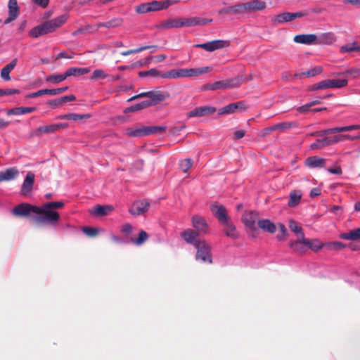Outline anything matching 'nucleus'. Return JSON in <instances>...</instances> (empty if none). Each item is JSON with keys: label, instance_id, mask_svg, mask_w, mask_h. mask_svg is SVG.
Instances as JSON below:
<instances>
[{"label": "nucleus", "instance_id": "42", "mask_svg": "<svg viewBox=\"0 0 360 360\" xmlns=\"http://www.w3.org/2000/svg\"><path fill=\"white\" fill-rule=\"evenodd\" d=\"M150 106V103L148 102V101H143L139 103L135 104L128 108H127L124 112H136L139 111L140 110L147 108Z\"/></svg>", "mask_w": 360, "mask_h": 360}, {"label": "nucleus", "instance_id": "58", "mask_svg": "<svg viewBox=\"0 0 360 360\" xmlns=\"http://www.w3.org/2000/svg\"><path fill=\"white\" fill-rule=\"evenodd\" d=\"M278 227H279L281 233H278L277 235V238L279 240H283L286 238L287 235H288L287 229L285 228V225L283 224H279Z\"/></svg>", "mask_w": 360, "mask_h": 360}, {"label": "nucleus", "instance_id": "55", "mask_svg": "<svg viewBox=\"0 0 360 360\" xmlns=\"http://www.w3.org/2000/svg\"><path fill=\"white\" fill-rule=\"evenodd\" d=\"M296 125L297 124L295 122H282V123H278V124H275L274 129H276V130L283 131V130L290 129L292 127H295Z\"/></svg>", "mask_w": 360, "mask_h": 360}, {"label": "nucleus", "instance_id": "50", "mask_svg": "<svg viewBox=\"0 0 360 360\" xmlns=\"http://www.w3.org/2000/svg\"><path fill=\"white\" fill-rule=\"evenodd\" d=\"M108 77V74L105 72L104 70L101 69L95 70L91 76L90 77L91 80H97L99 79H105Z\"/></svg>", "mask_w": 360, "mask_h": 360}, {"label": "nucleus", "instance_id": "22", "mask_svg": "<svg viewBox=\"0 0 360 360\" xmlns=\"http://www.w3.org/2000/svg\"><path fill=\"white\" fill-rule=\"evenodd\" d=\"M306 240L307 238L304 237V234H302V237L297 238L295 241H291L289 245L294 252L299 254H304L307 250V245L304 243Z\"/></svg>", "mask_w": 360, "mask_h": 360}, {"label": "nucleus", "instance_id": "9", "mask_svg": "<svg viewBox=\"0 0 360 360\" xmlns=\"http://www.w3.org/2000/svg\"><path fill=\"white\" fill-rule=\"evenodd\" d=\"M230 42L228 40L217 39L213 40L204 44H195V47L203 49L204 50L212 52L214 51L221 49L229 46Z\"/></svg>", "mask_w": 360, "mask_h": 360}, {"label": "nucleus", "instance_id": "3", "mask_svg": "<svg viewBox=\"0 0 360 360\" xmlns=\"http://www.w3.org/2000/svg\"><path fill=\"white\" fill-rule=\"evenodd\" d=\"M212 70L211 67H202L198 68L173 69L164 72L162 78L178 79L182 77H197Z\"/></svg>", "mask_w": 360, "mask_h": 360}, {"label": "nucleus", "instance_id": "19", "mask_svg": "<svg viewBox=\"0 0 360 360\" xmlns=\"http://www.w3.org/2000/svg\"><path fill=\"white\" fill-rule=\"evenodd\" d=\"M318 36L314 34H302L294 37L293 41L297 44L316 45Z\"/></svg>", "mask_w": 360, "mask_h": 360}, {"label": "nucleus", "instance_id": "43", "mask_svg": "<svg viewBox=\"0 0 360 360\" xmlns=\"http://www.w3.org/2000/svg\"><path fill=\"white\" fill-rule=\"evenodd\" d=\"M290 229L294 232L297 237H302V234H304L302 227L293 219H290L288 223Z\"/></svg>", "mask_w": 360, "mask_h": 360}, {"label": "nucleus", "instance_id": "16", "mask_svg": "<svg viewBox=\"0 0 360 360\" xmlns=\"http://www.w3.org/2000/svg\"><path fill=\"white\" fill-rule=\"evenodd\" d=\"M8 17L5 20L4 24H8L15 20L19 15L20 8L17 0H9L8 4Z\"/></svg>", "mask_w": 360, "mask_h": 360}, {"label": "nucleus", "instance_id": "40", "mask_svg": "<svg viewBox=\"0 0 360 360\" xmlns=\"http://www.w3.org/2000/svg\"><path fill=\"white\" fill-rule=\"evenodd\" d=\"M125 134L129 137H140L145 136L144 126L139 128H127Z\"/></svg>", "mask_w": 360, "mask_h": 360}, {"label": "nucleus", "instance_id": "24", "mask_svg": "<svg viewBox=\"0 0 360 360\" xmlns=\"http://www.w3.org/2000/svg\"><path fill=\"white\" fill-rule=\"evenodd\" d=\"M18 174L19 171L16 167L8 168L4 171L0 172V182L13 180Z\"/></svg>", "mask_w": 360, "mask_h": 360}, {"label": "nucleus", "instance_id": "64", "mask_svg": "<svg viewBox=\"0 0 360 360\" xmlns=\"http://www.w3.org/2000/svg\"><path fill=\"white\" fill-rule=\"evenodd\" d=\"M20 90L16 89H0V96L4 95H12L15 94H19Z\"/></svg>", "mask_w": 360, "mask_h": 360}, {"label": "nucleus", "instance_id": "31", "mask_svg": "<svg viewBox=\"0 0 360 360\" xmlns=\"http://www.w3.org/2000/svg\"><path fill=\"white\" fill-rule=\"evenodd\" d=\"M340 238L343 240L353 241L360 240V227L354 229L346 233H340Z\"/></svg>", "mask_w": 360, "mask_h": 360}, {"label": "nucleus", "instance_id": "34", "mask_svg": "<svg viewBox=\"0 0 360 360\" xmlns=\"http://www.w3.org/2000/svg\"><path fill=\"white\" fill-rule=\"evenodd\" d=\"M258 226L270 233H274L276 230V225L269 219L258 220Z\"/></svg>", "mask_w": 360, "mask_h": 360}, {"label": "nucleus", "instance_id": "45", "mask_svg": "<svg viewBox=\"0 0 360 360\" xmlns=\"http://www.w3.org/2000/svg\"><path fill=\"white\" fill-rule=\"evenodd\" d=\"M162 75L163 73L156 68H152L147 71H141L139 72L140 77L150 76L153 77H162Z\"/></svg>", "mask_w": 360, "mask_h": 360}, {"label": "nucleus", "instance_id": "33", "mask_svg": "<svg viewBox=\"0 0 360 360\" xmlns=\"http://www.w3.org/2000/svg\"><path fill=\"white\" fill-rule=\"evenodd\" d=\"M56 127H54V124H50V125H44L42 127H38L37 129H35L31 134L32 136H40L44 134H52L56 132Z\"/></svg>", "mask_w": 360, "mask_h": 360}, {"label": "nucleus", "instance_id": "8", "mask_svg": "<svg viewBox=\"0 0 360 360\" xmlns=\"http://www.w3.org/2000/svg\"><path fill=\"white\" fill-rule=\"evenodd\" d=\"M241 219L247 228L255 231L257 229L256 222L258 223V220H259V213L255 210L245 211Z\"/></svg>", "mask_w": 360, "mask_h": 360}, {"label": "nucleus", "instance_id": "11", "mask_svg": "<svg viewBox=\"0 0 360 360\" xmlns=\"http://www.w3.org/2000/svg\"><path fill=\"white\" fill-rule=\"evenodd\" d=\"M356 129H360V124H352V125H349V126H345V127L330 128V129H327L325 130L316 131V132L311 134V135L323 136L324 135H327V134H330L349 131L356 130Z\"/></svg>", "mask_w": 360, "mask_h": 360}, {"label": "nucleus", "instance_id": "39", "mask_svg": "<svg viewBox=\"0 0 360 360\" xmlns=\"http://www.w3.org/2000/svg\"><path fill=\"white\" fill-rule=\"evenodd\" d=\"M304 243L307 245V249L309 248L314 252H318L325 246V245L318 239L309 240L307 238Z\"/></svg>", "mask_w": 360, "mask_h": 360}, {"label": "nucleus", "instance_id": "25", "mask_svg": "<svg viewBox=\"0 0 360 360\" xmlns=\"http://www.w3.org/2000/svg\"><path fill=\"white\" fill-rule=\"evenodd\" d=\"M337 40V37L333 32H325L318 37L316 45L325 44L331 45Z\"/></svg>", "mask_w": 360, "mask_h": 360}, {"label": "nucleus", "instance_id": "23", "mask_svg": "<svg viewBox=\"0 0 360 360\" xmlns=\"http://www.w3.org/2000/svg\"><path fill=\"white\" fill-rule=\"evenodd\" d=\"M304 164L311 169L324 168L326 165V160L319 156H311L304 160Z\"/></svg>", "mask_w": 360, "mask_h": 360}, {"label": "nucleus", "instance_id": "27", "mask_svg": "<svg viewBox=\"0 0 360 360\" xmlns=\"http://www.w3.org/2000/svg\"><path fill=\"white\" fill-rule=\"evenodd\" d=\"M198 233L196 231L188 229L183 231L181 234L182 238L188 243H191L195 246V243L198 242L199 240H197L198 237Z\"/></svg>", "mask_w": 360, "mask_h": 360}, {"label": "nucleus", "instance_id": "7", "mask_svg": "<svg viewBox=\"0 0 360 360\" xmlns=\"http://www.w3.org/2000/svg\"><path fill=\"white\" fill-rule=\"evenodd\" d=\"M307 13L299 11L295 13L283 12L279 13L271 18V22L274 25L283 24L285 22H292L296 18H300L305 16Z\"/></svg>", "mask_w": 360, "mask_h": 360}, {"label": "nucleus", "instance_id": "28", "mask_svg": "<svg viewBox=\"0 0 360 360\" xmlns=\"http://www.w3.org/2000/svg\"><path fill=\"white\" fill-rule=\"evenodd\" d=\"M17 63L18 59L14 58L1 69V77L4 81L11 80L10 72L15 68Z\"/></svg>", "mask_w": 360, "mask_h": 360}, {"label": "nucleus", "instance_id": "59", "mask_svg": "<svg viewBox=\"0 0 360 360\" xmlns=\"http://www.w3.org/2000/svg\"><path fill=\"white\" fill-rule=\"evenodd\" d=\"M68 89V86L58 88V89H45L46 94L49 95H57L63 93L64 91H67Z\"/></svg>", "mask_w": 360, "mask_h": 360}, {"label": "nucleus", "instance_id": "26", "mask_svg": "<svg viewBox=\"0 0 360 360\" xmlns=\"http://www.w3.org/2000/svg\"><path fill=\"white\" fill-rule=\"evenodd\" d=\"M244 13L242 4H238L234 6L223 8L218 11L219 15H227V14H242Z\"/></svg>", "mask_w": 360, "mask_h": 360}, {"label": "nucleus", "instance_id": "1", "mask_svg": "<svg viewBox=\"0 0 360 360\" xmlns=\"http://www.w3.org/2000/svg\"><path fill=\"white\" fill-rule=\"evenodd\" d=\"M67 19V15H61L51 20L46 21L30 30L29 36L32 38H37L40 36L53 32L62 26L66 22Z\"/></svg>", "mask_w": 360, "mask_h": 360}, {"label": "nucleus", "instance_id": "44", "mask_svg": "<svg viewBox=\"0 0 360 360\" xmlns=\"http://www.w3.org/2000/svg\"><path fill=\"white\" fill-rule=\"evenodd\" d=\"M67 78L65 72L64 74L51 75L46 77V81L53 84H58Z\"/></svg>", "mask_w": 360, "mask_h": 360}, {"label": "nucleus", "instance_id": "47", "mask_svg": "<svg viewBox=\"0 0 360 360\" xmlns=\"http://www.w3.org/2000/svg\"><path fill=\"white\" fill-rule=\"evenodd\" d=\"M330 88V79L322 80L311 86V90L316 91L319 89H326Z\"/></svg>", "mask_w": 360, "mask_h": 360}, {"label": "nucleus", "instance_id": "29", "mask_svg": "<svg viewBox=\"0 0 360 360\" xmlns=\"http://www.w3.org/2000/svg\"><path fill=\"white\" fill-rule=\"evenodd\" d=\"M224 226V233L226 236L230 237L233 239H236L238 238V233L236 231V226L229 219L221 224Z\"/></svg>", "mask_w": 360, "mask_h": 360}, {"label": "nucleus", "instance_id": "12", "mask_svg": "<svg viewBox=\"0 0 360 360\" xmlns=\"http://www.w3.org/2000/svg\"><path fill=\"white\" fill-rule=\"evenodd\" d=\"M35 175L32 172H28L22 182L20 193L24 196L29 195L33 190Z\"/></svg>", "mask_w": 360, "mask_h": 360}, {"label": "nucleus", "instance_id": "15", "mask_svg": "<svg viewBox=\"0 0 360 360\" xmlns=\"http://www.w3.org/2000/svg\"><path fill=\"white\" fill-rule=\"evenodd\" d=\"M192 224L198 234H206L209 231V226L205 219L199 215L192 217Z\"/></svg>", "mask_w": 360, "mask_h": 360}, {"label": "nucleus", "instance_id": "5", "mask_svg": "<svg viewBox=\"0 0 360 360\" xmlns=\"http://www.w3.org/2000/svg\"><path fill=\"white\" fill-rule=\"evenodd\" d=\"M197 250L195 255L196 260H201L203 262L212 263L211 247L205 240H198L195 243Z\"/></svg>", "mask_w": 360, "mask_h": 360}, {"label": "nucleus", "instance_id": "2", "mask_svg": "<svg viewBox=\"0 0 360 360\" xmlns=\"http://www.w3.org/2000/svg\"><path fill=\"white\" fill-rule=\"evenodd\" d=\"M38 211L32 217L34 221L37 224H48L56 226L60 219V214L58 212L53 210L46 204L38 206Z\"/></svg>", "mask_w": 360, "mask_h": 360}, {"label": "nucleus", "instance_id": "52", "mask_svg": "<svg viewBox=\"0 0 360 360\" xmlns=\"http://www.w3.org/2000/svg\"><path fill=\"white\" fill-rule=\"evenodd\" d=\"M328 250H341L346 248V245L342 242L335 241L325 244Z\"/></svg>", "mask_w": 360, "mask_h": 360}, {"label": "nucleus", "instance_id": "4", "mask_svg": "<svg viewBox=\"0 0 360 360\" xmlns=\"http://www.w3.org/2000/svg\"><path fill=\"white\" fill-rule=\"evenodd\" d=\"M169 97V94L167 91H150L140 93L131 98L128 101H131L139 98H148L150 100H147L150 103V106L155 105Z\"/></svg>", "mask_w": 360, "mask_h": 360}, {"label": "nucleus", "instance_id": "21", "mask_svg": "<svg viewBox=\"0 0 360 360\" xmlns=\"http://www.w3.org/2000/svg\"><path fill=\"white\" fill-rule=\"evenodd\" d=\"M212 22V19L200 18L199 17L182 18L183 27H194L205 25Z\"/></svg>", "mask_w": 360, "mask_h": 360}, {"label": "nucleus", "instance_id": "60", "mask_svg": "<svg viewBox=\"0 0 360 360\" xmlns=\"http://www.w3.org/2000/svg\"><path fill=\"white\" fill-rule=\"evenodd\" d=\"M82 231L85 234L91 237L96 236L98 233V230L97 229L89 226L83 227Z\"/></svg>", "mask_w": 360, "mask_h": 360}, {"label": "nucleus", "instance_id": "20", "mask_svg": "<svg viewBox=\"0 0 360 360\" xmlns=\"http://www.w3.org/2000/svg\"><path fill=\"white\" fill-rule=\"evenodd\" d=\"M156 27L160 30L183 27L182 18L167 19L157 25Z\"/></svg>", "mask_w": 360, "mask_h": 360}, {"label": "nucleus", "instance_id": "53", "mask_svg": "<svg viewBox=\"0 0 360 360\" xmlns=\"http://www.w3.org/2000/svg\"><path fill=\"white\" fill-rule=\"evenodd\" d=\"M322 70L323 69L321 66H316L308 71L302 72L301 75H305V76H307L309 77H314L319 75L322 72Z\"/></svg>", "mask_w": 360, "mask_h": 360}, {"label": "nucleus", "instance_id": "49", "mask_svg": "<svg viewBox=\"0 0 360 360\" xmlns=\"http://www.w3.org/2000/svg\"><path fill=\"white\" fill-rule=\"evenodd\" d=\"M352 51H360V48L356 45V43L345 44L340 47L341 53H350Z\"/></svg>", "mask_w": 360, "mask_h": 360}, {"label": "nucleus", "instance_id": "51", "mask_svg": "<svg viewBox=\"0 0 360 360\" xmlns=\"http://www.w3.org/2000/svg\"><path fill=\"white\" fill-rule=\"evenodd\" d=\"M157 47L156 46H141L138 49H131V50H129V51H123L121 53V54L122 56H129V55H131V54H134V53H139L142 51H144V50H146V49H150V48H155Z\"/></svg>", "mask_w": 360, "mask_h": 360}, {"label": "nucleus", "instance_id": "54", "mask_svg": "<svg viewBox=\"0 0 360 360\" xmlns=\"http://www.w3.org/2000/svg\"><path fill=\"white\" fill-rule=\"evenodd\" d=\"M135 11L139 14H144L150 12L149 3H143L136 6Z\"/></svg>", "mask_w": 360, "mask_h": 360}, {"label": "nucleus", "instance_id": "61", "mask_svg": "<svg viewBox=\"0 0 360 360\" xmlns=\"http://www.w3.org/2000/svg\"><path fill=\"white\" fill-rule=\"evenodd\" d=\"M90 117H91V115L89 114L80 115V114H76V113H70L69 120L77 121V120H83V119H87V118H89Z\"/></svg>", "mask_w": 360, "mask_h": 360}, {"label": "nucleus", "instance_id": "48", "mask_svg": "<svg viewBox=\"0 0 360 360\" xmlns=\"http://www.w3.org/2000/svg\"><path fill=\"white\" fill-rule=\"evenodd\" d=\"M348 81L346 79H330V88H342L347 86Z\"/></svg>", "mask_w": 360, "mask_h": 360}, {"label": "nucleus", "instance_id": "38", "mask_svg": "<svg viewBox=\"0 0 360 360\" xmlns=\"http://www.w3.org/2000/svg\"><path fill=\"white\" fill-rule=\"evenodd\" d=\"M302 194L297 191H292L290 193V199L288 202V205L290 207H294L297 206L301 200Z\"/></svg>", "mask_w": 360, "mask_h": 360}, {"label": "nucleus", "instance_id": "30", "mask_svg": "<svg viewBox=\"0 0 360 360\" xmlns=\"http://www.w3.org/2000/svg\"><path fill=\"white\" fill-rule=\"evenodd\" d=\"M114 210L112 205H101L94 206L91 210V214L96 216H105Z\"/></svg>", "mask_w": 360, "mask_h": 360}, {"label": "nucleus", "instance_id": "37", "mask_svg": "<svg viewBox=\"0 0 360 360\" xmlns=\"http://www.w3.org/2000/svg\"><path fill=\"white\" fill-rule=\"evenodd\" d=\"M123 20L120 18H114L109 21L101 22L97 25V29L103 27L106 28L117 27L122 25Z\"/></svg>", "mask_w": 360, "mask_h": 360}, {"label": "nucleus", "instance_id": "18", "mask_svg": "<svg viewBox=\"0 0 360 360\" xmlns=\"http://www.w3.org/2000/svg\"><path fill=\"white\" fill-rule=\"evenodd\" d=\"M150 203L146 200L135 201L129 209V212L133 215H140L148 210Z\"/></svg>", "mask_w": 360, "mask_h": 360}, {"label": "nucleus", "instance_id": "6", "mask_svg": "<svg viewBox=\"0 0 360 360\" xmlns=\"http://www.w3.org/2000/svg\"><path fill=\"white\" fill-rule=\"evenodd\" d=\"M243 83L240 77H237L235 78L228 79L226 80H220L214 82L212 84H208L207 89L217 90V89H227L238 87Z\"/></svg>", "mask_w": 360, "mask_h": 360}, {"label": "nucleus", "instance_id": "62", "mask_svg": "<svg viewBox=\"0 0 360 360\" xmlns=\"http://www.w3.org/2000/svg\"><path fill=\"white\" fill-rule=\"evenodd\" d=\"M326 146V145H325L323 138L322 139H317L314 143L311 144L310 148L312 150H319Z\"/></svg>", "mask_w": 360, "mask_h": 360}, {"label": "nucleus", "instance_id": "35", "mask_svg": "<svg viewBox=\"0 0 360 360\" xmlns=\"http://www.w3.org/2000/svg\"><path fill=\"white\" fill-rule=\"evenodd\" d=\"M90 71L88 68H70L65 71V75L67 77L70 76L77 77L88 74Z\"/></svg>", "mask_w": 360, "mask_h": 360}, {"label": "nucleus", "instance_id": "41", "mask_svg": "<svg viewBox=\"0 0 360 360\" xmlns=\"http://www.w3.org/2000/svg\"><path fill=\"white\" fill-rule=\"evenodd\" d=\"M148 233L145 231L142 230L139 232L138 238H131L130 242L136 245H141L148 240Z\"/></svg>", "mask_w": 360, "mask_h": 360}, {"label": "nucleus", "instance_id": "57", "mask_svg": "<svg viewBox=\"0 0 360 360\" xmlns=\"http://www.w3.org/2000/svg\"><path fill=\"white\" fill-rule=\"evenodd\" d=\"M148 3L150 12L163 10L162 1L154 0Z\"/></svg>", "mask_w": 360, "mask_h": 360}, {"label": "nucleus", "instance_id": "17", "mask_svg": "<svg viewBox=\"0 0 360 360\" xmlns=\"http://www.w3.org/2000/svg\"><path fill=\"white\" fill-rule=\"evenodd\" d=\"M216 112V108L214 107L211 106H201L196 108L187 113L188 117H203L208 115L213 114Z\"/></svg>", "mask_w": 360, "mask_h": 360}, {"label": "nucleus", "instance_id": "14", "mask_svg": "<svg viewBox=\"0 0 360 360\" xmlns=\"http://www.w3.org/2000/svg\"><path fill=\"white\" fill-rule=\"evenodd\" d=\"M210 210L221 224L230 219L227 215L226 209L224 205L215 202L211 205Z\"/></svg>", "mask_w": 360, "mask_h": 360}, {"label": "nucleus", "instance_id": "46", "mask_svg": "<svg viewBox=\"0 0 360 360\" xmlns=\"http://www.w3.org/2000/svg\"><path fill=\"white\" fill-rule=\"evenodd\" d=\"M344 137H346L345 136L342 135H337L334 136H326L324 137V142L325 145L326 146L337 143L340 141H342L344 140Z\"/></svg>", "mask_w": 360, "mask_h": 360}, {"label": "nucleus", "instance_id": "36", "mask_svg": "<svg viewBox=\"0 0 360 360\" xmlns=\"http://www.w3.org/2000/svg\"><path fill=\"white\" fill-rule=\"evenodd\" d=\"M167 130V127L162 126H144L145 136L151 134H161Z\"/></svg>", "mask_w": 360, "mask_h": 360}, {"label": "nucleus", "instance_id": "10", "mask_svg": "<svg viewBox=\"0 0 360 360\" xmlns=\"http://www.w3.org/2000/svg\"><path fill=\"white\" fill-rule=\"evenodd\" d=\"M38 210V206L32 205L29 203H21L13 209L12 213L18 217H27L30 213L36 214Z\"/></svg>", "mask_w": 360, "mask_h": 360}, {"label": "nucleus", "instance_id": "32", "mask_svg": "<svg viewBox=\"0 0 360 360\" xmlns=\"http://www.w3.org/2000/svg\"><path fill=\"white\" fill-rule=\"evenodd\" d=\"M36 110L37 108L35 107H17L8 110L6 113L8 115H20L31 113Z\"/></svg>", "mask_w": 360, "mask_h": 360}, {"label": "nucleus", "instance_id": "63", "mask_svg": "<svg viewBox=\"0 0 360 360\" xmlns=\"http://www.w3.org/2000/svg\"><path fill=\"white\" fill-rule=\"evenodd\" d=\"M311 105L309 104V103H308L305 105L297 108L296 110L299 113L306 114L308 112L311 111L312 109H311Z\"/></svg>", "mask_w": 360, "mask_h": 360}, {"label": "nucleus", "instance_id": "13", "mask_svg": "<svg viewBox=\"0 0 360 360\" xmlns=\"http://www.w3.org/2000/svg\"><path fill=\"white\" fill-rule=\"evenodd\" d=\"M248 109V105L244 101H239L236 103H230L222 108L219 109V114H231L235 112L236 110L245 111Z\"/></svg>", "mask_w": 360, "mask_h": 360}, {"label": "nucleus", "instance_id": "56", "mask_svg": "<svg viewBox=\"0 0 360 360\" xmlns=\"http://www.w3.org/2000/svg\"><path fill=\"white\" fill-rule=\"evenodd\" d=\"M193 161L191 159L183 160L180 163V168L184 172H187L192 167Z\"/></svg>", "mask_w": 360, "mask_h": 360}]
</instances>
